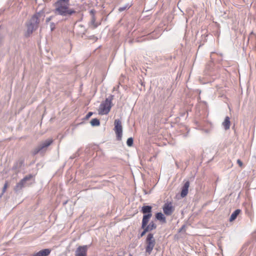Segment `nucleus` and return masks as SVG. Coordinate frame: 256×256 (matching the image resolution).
<instances>
[{"label":"nucleus","mask_w":256,"mask_h":256,"mask_svg":"<svg viewBox=\"0 0 256 256\" xmlns=\"http://www.w3.org/2000/svg\"><path fill=\"white\" fill-rule=\"evenodd\" d=\"M70 0H58L55 4V13L61 16L72 15L75 13V11L69 8Z\"/></svg>","instance_id":"obj_1"},{"label":"nucleus","mask_w":256,"mask_h":256,"mask_svg":"<svg viewBox=\"0 0 256 256\" xmlns=\"http://www.w3.org/2000/svg\"><path fill=\"white\" fill-rule=\"evenodd\" d=\"M40 14H36L32 16L28 23L26 34L29 36L34 31L36 30L38 27L40 22Z\"/></svg>","instance_id":"obj_2"},{"label":"nucleus","mask_w":256,"mask_h":256,"mask_svg":"<svg viewBox=\"0 0 256 256\" xmlns=\"http://www.w3.org/2000/svg\"><path fill=\"white\" fill-rule=\"evenodd\" d=\"M112 106V99L106 98L100 104L98 110V114L101 115L108 114L110 112Z\"/></svg>","instance_id":"obj_3"},{"label":"nucleus","mask_w":256,"mask_h":256,"mask_svg":"<svg viewBox=\"0 0 256 256\" xmlns=\"http://www.w3.org/2000/svg\"><path fill=\"white\" fill-rule=\"evenodd\" d=\"M156 240L152 234L150 233L148 234L146 240V252L150 254L156 245Z\"/></svg>","instance_id":"obj_4"},{"label":"nucleus","mask_w":256,"mask_h":256,"mask_svg":"<svg viewBox=\"0 0 256 256\" xmlns=\"http://www.w3.org/2000/svg\"><path fill=\"white\" fill-rule=\"evenodd\" d=\"M152 207L151 206H144L142 208V212L144 214L142 218V226L144 227L148 224L150 219L152 216Z\"/></svg>","instance_id":"obj_5"},{"label":"nucleus","mask_w":256,"mask_h":256,"mask_svg":"<svg viewBox=\"0 0 256 256\" xmlns=\"http://www.w3.org/2000/svg\"><path fill=\"white\" fill-rule=\"evenodd\" d=\"M114 124V130L116 136L117 140H121L122 135V128L120 120L119 119L115 120Z\"/></svg>","instance_id":"obj_6"},{"label":"nucleus","mask_w":256,"mask_h":256,"mask_svg":"<svg viewBox=\"0 0 256 256\" xmlns=\"http://www.w3.org/2000/svg\"><path fill=\"white\" fill-rule=\"evenodd\" d=\"M164 213L166 216H171L175 210L174 206L172 202H167L162 206Z\"/></svg>","instance_id":"obj_7"},{"label":"nucleus","mask_w":256,"mask_h":256,"mask_svg":"<svg viewBox=\"0 0 256 256\" xmlns=\"http://www.w3.org/2000/svg\"><path fill=\"white\" fill-rule=\"evenodd\" d=\"M34 176L32 174H29L26 176L16 184L14 188V190L17 191L22 190L25 186L26 182L32 178Z\"/></svg>","instance_id":"obj_8"},{"label":"nucleus","mask_w":256,"mask_h":256,"mask_svg":"<svg viewBox=\"0 0 256 256\" xmlns=\"http://www.w3.org/2000/svg\"><path fill=\"white\" fill-rule=\"evenodd\" d=\"M34 176L32 174H29L26 176L16 184L14 188V190L17 191L22 190L25 186L26 182L32 178Z\"/></svg>","instance_id":"obj_9"},{"label":"nucleus","mask_w":256,"mask_h":256,"mask_svg":"<svg viewBox=\"0 0 256 256\" xmlns=\"http://www.w3.org/2000/svg\"><path fill=\"white\" fill-rule=\"evenodd\" d=\"M88 248L86 246H78L75 253V256H86Z\"/></svg>","instance_id":"obj_10"},{"label":"nucleus","mask_w":256,"mask_h":256,"mask_svg":"<svg viewBox=\"0 0 256 256\" xmlns=\"http://www.w3.org/2000/svg\"><path fill=\"white\" fill-rule=\"evenodd\" d=\"M51 250L48 248L44 249L34 254L32 256H48Z\"/></svg>","instance_id":"obj_11"},{"label":"nucleus","mask_w":256,"mask_h":256,"mask_svg":"<svg viewBox=\"0 0 256 256\" xmlns=\"http://www.w3.org/2000/svg\"><path fill=\"white\" fill-rule=\"evenodd\" d=\"M190 186L189 182H186L184 184V186L182 188V192H181V196L184 198L188 194V189Z\"/></svg>","instance_id":"obj_12"},{"label":"nucleus","mask_w":256,"mask_h":256,"mask_svg":"<svg viewBox=\"0 0 256 256\" xmlns=\"http://www.w3.org/2000/svg\"><path fill=\"white\" fill-rule=\"evenodd\" d=\"M225 130H228L230 128V118L228 116H226L224 121L222 124Z\"/></svg>","instance_id":"obj_13"},{"label":"nucleus","mask_w":256,"mask_h":256,"mask_svg":"<svg viewBox=\"0 0 256 256\" xmlns=\"http://www.w3.org/2000/svg\"><path fill=\"white\" fill-rule=\"evenodd\" d=\"M142 228H146V230H148V232L152 230L156 229V224L153 222H152L150 223L148 225H146L144 227L142 226Z\"/></svg>","instance_id":"obj_14"},{"label":"nucleus","mask_w":256,"mask_h":256,"mask_svg":"<svg viewBox=\"0 0 256 256\" xmlns=\"http://www.w3.org/2000/svg\"><path fill=\"white\" fill-rule=\"evenodd\" d=\"M241 212V210L240 209L236 210L232 213L230 218V221L232 222L236 219L238 216Z\"/></svg>","instance_id":"obj_15"},{"label":"nucleus","mask_w":256,"mask_h":256,"mask_svg":"<svg viewBox=\"0 0 256 256\" xmlns=\"http://www.w3.org/2000/svg\"><path fill=\"white\" fill-rule=\"evenodd\" d=\"M53 142V140L52 139H49L46 140L44 142L42 143L39 146L42 150L43 148H46L50 146L52 142Z\"/></svg>","instance_id":"obj_16"},{"label":"nucleus","mask_w":256,"mask_h":256,"mask_svg":"<svg viewBox=\"0 0 256 256\" xmlns=\"http://www.w3.org/2000/svg\"><path fill=\"white\" fill-rule=\"evenodd\" d=\"M156 218L162 222V223L166 222V218L162 212H158L156 215Z\"/></svg>","instance_id":"obj_17"},{"label":"nucleus","mask_w":256,"mask_h":256,"mask_svg":"<svg viewBox=\"0 0 256 256\" xmlns=\"http://www.w3.org/2000/svg\"><path fill=\"white\" fill-rule=\"evenodd\" d=\"M90 124L92 126H98L100 124V122L98 119L93 118L90 121Z\"/></svg>","instance_id":"obj_18"},{"label":"nucleus","mask_w":256,"mask_h":256,"mask_svg":"<svg viewBox=\"0 0 256 256\" xmlns=\"http://www.w3.org/2000/svg\"><path fill=\"white\" fill-rule=\"evenodd\" d=\"M133 138H130L127 140L126 144L128 146H131L133 144Z\"/></svg>","instance_id":"obj_19"},{"label":"nucleus","mask_w":256,"mask_h":256,"mask_svg":"<svg viewBox=\"0 0 256 256\" xmlns=\"http://www.w3.org/2000/svg\"><path fill=\"white\" fill-rule=\"evenodd\" d=\"M8 186V182L6 181L5 182V184H4V186L2 190V195L6 192Z\"/></svg>","instance_id":"obj_20"},{"label":"nucleus","mask_w":256,"mask_h":256,"mask_svg":"<svg viewBox=\"0 0 256 256\" xmlns=\"http://www.w3.org/2000/svg\"><path fill=\"white\" fill-rule=\"evenodd\" d=\"M130 6L129 4H127L124 6L120 8L118 10L120 12H122L126 9L129 8Z\"/></svg>","instance_id":"obj_21"},{"label":"nucleus","mask_w":256,"mask_h":256,"mask_svg":"<svg viewBox=\"0 0 256 256\" xmlns=\"http://www.w3.org/2000/svg\"><path fill=\"white\" fill-rule=\"evenodd\" d=\"M42 150L40 146H38L37 148H35L33 151V154L34 155L36 154L40 150Z\"/></svg>","instance_id":"obj_22"},{"label":"nucleus","mask_w":256,"mask_h":256,"mask_svg":"<svg viewBox=\"0 0 256 256\" xmlns=\"http://www.w3.org/2000/svg\"><path fill=\"white\" fill-rule=\"evenodd\" d=\"M142 228L144 229V231L142 232V234H140L141 236H144L146 232H148V230H146V228Z\"/></svg>","instance_id":"obj_23"},{"label":"nucleus","mask_w":256,"mask_h":256,"mask_svg":"<svg viewBox=\"0 0 256 256\" xmlns=\"http://www.w3.org/2000/svg\"><path fill=\"white\" fill-rule=\"evenodd\" d=\"M237 163L238 164V165L240 167L242 166V165H243L242 162L240 160L238 159L237 160Z\"/></svg>","instance_id":"obj_24"},{"label":"nucleus","mask_w":256,"mask_h":256,"mask_svg":"<svg viewBox=\"0 0 256 256\" xmlns=\"http://www.w3.org/2000/svg\"><path fill=\"white\" fill-rule=\"evenodd\" d=\"M92 114V112H89L86 116V118H89Z\"/></svg>","instance_id":"obj_25"},{"label":"nucleus","mask_w":256,"mask_h":256,"mask_svg":"<svg viewBox=\"0 0 256 256\" xmlns=\"http://www.w3.org/2000/svg\"><path fill=\"white\" fill-rule=\"evenodd\" d=\"M50 26H51L52 30H53L54 28V23H52L51 24H50Z\"/></svg>","instance_id":"obj_26"},{"label":"nucleus","mask_w":256,"mask_h":256,"mask_svg":"<svg viewBox=\"0 0 256 256\" xmlns=\"http://www.w3.org/2000/svg\"><path fill=\"white\" fill-rule=\"evenodd\" d=\"M50 20H51V18H50V17L48 18H46V22H48L49 21H50Z\"/></svg>","instance_id":"obj_27"},{"label":"nucleus","mask_w":256,"mask_h":256,"mask_svg":"<svg viewBox=\"0 0 256 256\" xmlns=\"http://www.w3.org/2000/svg\"><path fill=\"white\" fill-rule=\"evenodd\" d=\"M129 256H132V254H130Z\"/></svg>","instance_id":"obj_28"},{"label":"nucleus","mask_w":256,"mask_h":256,"mask_svg":"<svg viewBox=\"0 0 256 256\" xmlns=\"http://www.w3.org/2000/svg\"><path fill=\"white\" fill-rule=\"evenodd\" d=\"M157 37H158V36H156V37H154V38H156Z\"/></svg>","instance_id":"obj_29"}]
</instances>
